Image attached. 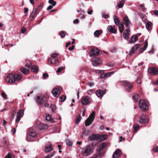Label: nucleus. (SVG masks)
Masks as SVG:
<instances>
[{
	"label": "nucleus",
	"instance_id": "obj_15",
	"mask_svg": "<svg viewBox=\"0 0 158 158\" xmlns=\"http://www.w3.org/2000/svg\"><path fill=\"white\" fill-rule=\"evenodd\" d=\"M140 44H137L133 47L131 49L129 55L130 56H132L134 53L140 47Z\"/></svg>",
	"mask_w": 158,
	"mask_h": 158
},
{
	"label": "nucleus",
	"instance_id": "obj_45",
	"mask_svg": "<svg viewBox=\"0 0 158 158\" xmlns=\"http://www.w3.org/2000/svg\"><path fill=\"white\" fill-rule=\"evenodd\" d=\"M48 3L50 4H51V5L53 6H55L56 3V1H54V0H49Z\"/></svg>",
	"mask_w": 158,
	"mask_h": 158
},
{
	"label": "nucleus",
	"instance_id": "obj_32",
	"mask_svg": "<svg viewBox=\"0 0 158 158\" xmlns=\"http://www.w3.org/2000/svg\"><path fill=\"white\" fill-rule=\"evenodd\" d=\"M102 30H97L94 32V35L95 37H98L102 33Z\"/></svg>",
	"mask_w": 158,
	"mask_h": 158
},
{
	"label": "nucleus",
	"instance_id": "obj_34",
	"mask_svg": "<svg viewBox=\"0 0 158 158\" xmlns=\"http://www.w3.org/2000/svg\"><path fill=\"white\" fill-rule=\"evenodd\" d=\"M142 77V75L140 74L139 75L136 79V81L138 83V85L139 86L141 83V78Z\"/></svg>",
	"mask_w": 158,
	"mask_h": 158
},
{
	"label": "nucleus",
	"instance_id": "obj_29",
	"mask_svg": "<svg viewBox=\"0 0 158 158\" xmlns=\"http://www.w3.org/2000/svg\"><path fill=\"white\" fill-rule=\"evenodd\" d=\"M45 119L47 121H48L50 122L53 123L54 121V120L52 118V116L49 114L46 115Z\"/></svg>",
	"mask_w": 158,
	"mask_h": 158
},
{
	"label": "nucleus",
	"instance_id": "obj_19",
	"mask_svg": "<svg viewBox=\"0 0 158 158\" xmlns=\"http://www.w3.org/2000/svg\"><path fill=\"white\" fill-rule=\"evenodd\" d=\"M28 134L32 138L35 137L37 135L35 130L31 128L29 130Z\"/></svg>",
	"mask_w": 158,
	"mask_h": 158
},
{
	"label": "nucleus",
	"instance_id": "obj_44",
	"mask_svg": "<svg viewBox=\"0 0 158 158\" xmlns=\"http://www.w3.org/2000/svg\"><path fill=\"white\" fill-rule=\"evenodd\" d=\"M114 73V71L107 73H105V76L106 77H110L111 75L113 74Z\"/></svg>",
	"mask_w": 158,
	"mask_h": 158
},
{
	"label": "nucleus",
	"instance_id": "obj_49",
	"mask_svg": "<svg viewBox=\"0 0 158 158\" xmlns=\"http://www.w3.org/2000/svg\"><path fill=\"white\" fill-rule=\"evenodd\" d=\"M66 32L63 31H61L60 33V35L62 38H64L66 35Z\"/></svg>",
	"mask_w": 158,
	"mask_h": 158
},
{
	"label": "nucleus",
	"instance_id": "obj_33",
	"mask_svg": "<svg viewBox=\"0 0 158 158\" xmlns=\"http://www.w3.org/2000/svg\"><path fill=\"white\" fill-rule=\"evenodd\" d=\"M93 120L88 118L85 122V125L86 127L90 125L92 123Z\"/></svg>",
	"mask_w": 158,
	"mask_h": 158
},
{
	"label": "nucleus",
	"instance_id": "obj_8",
	"mask_svg": "<svg viewBox=\"0 0 158 158\" xmlns=\"http://www.w3.org/2000/svg\"><path fill=\"white\" fill-rule=\"evenodd\" d=\"M90 54L89 56L90 57L98 56L100 53L99 50L96 47L91 48L90 51Z\"/></svg>",
	"mask_w": 158,
	"mask_h": 158
},
{
	"label": "nucleus",
	"instance_id": "obj_21",
	"mask_svg": "<svg viewBox=\"0 0 158 158\" xmlns=\"http://www.w3.org/2000/svg\"><path fill=\"white\" fill-rule=\"evenodd\" d=\"M129 32H130V29H126L123 33V37L126 40H127L128 39Z\"/></svg>",
	"mask_w": 158,
	"mask_h": 158
},
{
	"label": "nucleus",
	"instance_id": "obj_13",
	"mask_svg": "<svg viewBox=\"0 0 158 158\" xmlns=\"http://www.w3.org/2000/svg\"><path fill=\"white\" fill-rule=\"evenodd\" d=\"M53 96L55 97H58L60 94V90L59 88H53L52 91Z\"/></svg>",
	"mask_w": 158,
	"mask_h": 158
},
{
	"label": "nucleus",
	"instance_id": "obj_3",
	"mask_svg": "<svg viewBox=\"0 0 158 158\" xmlns=\"http://www.w3.org/2000/svg\"><path fill=\"white\" fill-rule=\"evenodd\" d=\"M120 84L124 86L128 92H130L133 87V84L127 81H121L119 82Z\"/></svg>",
	"mask_w": 158,
	"mask_h": 158
},
{
	"label": "nucleus",
	"instance_id": "obj_40",
	"mask_svg": "<svg viewBox=\"0 0 158 158\" xmlns=\"http://www.w3.org/2000/svg\"><path fill=\"white\" fill-rule=\"evenodd\" d=\"M15 81H19L22 78V76L21 75H19L18 74H15Z\"/></svg>",
	"mask_w": 158,
	"mask_h": 158
},
{
	"label": "nucleus",
	"instance_id": "obj_62",
	"mask_svg": "<svg viewBox=\"0 0 158 158\" xmlns=\"http://www.w3.org/2000/svg\"><path fill=\"white\" fill-rule=\"evenodd\" d=\"M152 150L154 152H158V147H157L156 148H153L152 149Z\"/></svg>",
	"mask_w": 158,
	"mask_h": 158
},
{
	"label": "nucleus",
	"instance_id": "obj_26",
	"mask_svg": "<svg viewBox=\"0 0 158 158\" xmlns=\"http://www.w3.org/2000/svg\"><path fill=\"white\" fill-rule=\"evenodd\" d=\"M53 149L52 144H50L48 146H46L45 147L44 151L48 153L52 151Z\"/></svg>",
	"mask_w": 158,
	"mask_h": 158
},
{
	"label": "nucleus",
	"instance_id": "obj_61",
	"mask_svg": "<svg viewBox=\"0 0 158 158\" xmlns=\"http://www.w3.org/2000/svg\"><path fill=\"white\" fill-rule=\"evenodd\" d=\"M8 141L7 140H5L4 141V145L5 146L7 147L8 146Z\"/></svg>",
	"mask_w": 158,
	"mask_h": 158
},
{
	"label": "nucleus",
	"instance_id": "obj_46",
	"mask_svg": "<svg viewBox=\"0 0 158 158\" xmlns=\"http://www.w3.org/2000/svg\"><path fill=\"white\" fill-rule=\"evenodd\" d=\"M134 131H135L139 130V126L138 124H135L134 125Z\"/></svg>",
	"mask_w": 158,
	"mask_h": 158
},
{
	"label": "nucleus",
	"instance_id": "obj_2",
	"mask_svg": "<svg viewBox=\"0 0 158 158\" xmlns=\"http://www.w3.org/2000/svg\"><path fill=\"white\" fill-rule=\"evenodd\" d=\"M148 102L146 100L139 99V108L143 111H147L148 110Z\"/></svg>",
	"mask_w": 158,
	"mask_h": 158
},
{
	"label": "nucleus",
	"instance_id": "obj_10",
	"mask_svg": "<svg viewBox=\"0 0 158 158\" xmlns=\"http://www.w3.org/2000/svg\"><path fill=\"white\" fill-rule=\"evenodd\" d=\"M106 145L105 143H103L100 145L99 147L97 149V151L98 152V156H101L102 155L101 152L106 148Z\"/></svg>",
	"mask_w": 158,
	"mask_h": 158
},
{
	"label": "nucleus",
	"instance_id": "obj_39",
	"mask_svg": "<svg viewBox=\"0 0 158 158\" xmlns=\"http://www.w3.org/2000/svg\"><path fill=\"white\" fill-rule=\"evenodd\" d=\"M65 142L67 145L69 147L71 146L73 144L72 141L69 139H66Z\"/></svg>",
	"mask_w": 158,
	"mask_h": 158
},
{
	"label": "nucleus",
	"instance_id": "obj_60",
	"mask_svg": "<svg viewBox=\"0 0 158 158\" xmlns=\"http://www.w3.org/2000/svg\"><path fill=\"white\" fill-rule=\"evenodd\" d=\"M79 22V20L78 19H76L73 21V23L75 24H78Z\"/></svg>",
	"mask_w": 158,
	"mask_h": 158
},
{
	"label": "nucleus",
	"instance_id": "obj_14",
	"mask_svg": "<svg viewBox=\"0 0 158 158\" xmlns=\"http://www.w3.org/2000/svg\"><path fill=\"white\" fill-rule=\"evenodd\" d=\"M107 31L109 32L110 33L116 34L117 32V30L116 29H115L114 26H112L111 25H109L107 27Z\"/></svg>",
	"mask_w": 158,
	"mask_h": 158
},
{
	"label": "nucleus",
	"instance_id": "obj_56",
	"mask_svg": "<svg viewBox=\"0 0 158 158\" xmlns=\"http://www.w3.org/2000/svg\"><path fill=\"white\" fill-rule=\"evenodd\" d=\"M52 111H54L55 110V106L54 105H52L50 106Z\"/></svg>",
	"mask_w": 158,
	"mask_h": 158
},
{
	"label": "nucleus",
	"instance_id": "obj_55",
	"mask_svg": "<svg viewBox=\"0 0 158 158\" xmlns=\"http://www.w3.org/2000/svg\"><path fill=\"white\" fill-rule=\"evenodd\" d=\"M43 76L44 79H46L47 77H48V75L47 73H44L43 74Z\"/></svg>",
	"mask_w": 158,
	"mask_h": 158
},
{
	"label": "nucleus",
	"instance_id": "obj_6",
	"mask_svg": "<svg viewBox=\"0 0 158 158\" xmlns=\"http://www.w3.org/2000/svg\"><path fill=\"white\" fill-rule=\"evenodd\" d=\"M92 64L94 66H97L101 63L100 59L98 57H94L91 60Z\"/></svg>",
	"mask_w": 158,
	"mask_h": 158
},
{
	"label": "nucleus",
	"instance_id": "obj_47",
	"mask_svg": "<svg viewBox=\"0 0 158 158\" xmlns=\"http://www.w3.org/2000/svg\"><path fill=\"white\" fill-rule=\"evenodd\" d=\"M81 116L80 115L76 118V120L75 121V123L76 124H78L79 123L81 120Z\"/></svg>",
	"mask_w": 158,
	"mask_h": 158
},
{
	"label": "nucleus",
	"instance_id": "obj_48",
	"mask_svg": "<svg viewBox=\"0 0 158 158\" xmlns=\"http://www.w3.org/2000/svg\"><path fill=\"white\" fill-rule=\"evenodd\" d=\"M15 157L14 155L12 153H9L5 157V158H12Z\"/></svg>",
	"mask_w": 158,
	"mask_h": 158
},
{
	"label": "nucleus",
	"instance_id": "obj_7",
	"mask_svg": "<svg viewBox=\"0 0 158 158\" xmlns=\"http://www.w3.org/2000/svg\"><path fill=\"white\" fill-rule=\"evenodd\" d=\"M91 103L90 100L88 96L83 97L81 100V103L83 105H87Z\"/></svg>",
	"mask_w": 158,
	"mask_h": 158
},
{
	"label": "nucleus",
	"instance_id": "obj_50",
	"mask_svg": "<svg viewBox=\"0 0 158 158\" xmlns=\"http://www.w3.org/2000/svg\"><path fill=\"white\" fill-rule=\"evenodd\" d=\"M1 95L4 100H5L7 98V95L4 92H2L1 93Z\"/></svg>",
	"mask_w": 158,
	"mask_h": 158
},
{
	"label": "nucleus",
	"instance_id": "obj_58",
	"mask_svg": "<svg viewBox=\"0 0 158 158\" xmlns=\"http://www.w3.org/2000/svg\"><path fill=\"white\" fill-rule=\"evenodd\" d=\"M26 30V29L25 28H22L21 30V33L22 34H24Z\"/></svg>",
	"mask_w": 158,
	"mask_h": 158
},
{
	"label": "nucleus",
	"instance_id": "obj_42",
	"mask_svg": "<svg viewBox=\"0 0 158 158\" xmlns=\"http://www.w3.org/2000/svg\"><path fill=\"white\" fill-rule=\"evenodd\" d=\"M55 153V152H51L45 156V158H51L54 155Z\"/></svg>",
	"mask_w": 158,
	"mask_h": 158
},
{
	"label": "nucleus",
	"instance_id": "obj_53",
	"mask_svg": "<svg viewBox=\"0 0 158 158\" xmlns=\"http://www.w3.org/2000/svg\"><path fill=\"white\" fill-rule=\"evenodd\" d=\"M102 17L103 18L107 19L109 18V16L108 14H103L102 15Z\"/></svg>",
	"mask_w": 158,
	"mask_h": 158
},
{
	"label": "nucleus",
	"instance_id": "obj_24",
	"mask_svg": "<svg viewBox=\"0 0 158 158\" xmlns=\"http://www.w3.org/2000/svg\"><path fill=\"white\" fill-rule=\"evenodd\" d=\"M152 23L150 21L147 22L146 23V27L148 31H151L152 29Z\"/></svg>",
	"mask_w": 158,
	"mask_h": 158
},
{
	"label": "nucleus",
	"instance_id": "obj_36",
	"mask_svg": "<svg viewBox=\"0 0 158 158\" xmlns=\"http://www.w3.org/2000/svg\"><path fill=\"white\" fill-rule=\"evenodd\" d=\"M95 111H93L92 112V113L90 114L88 118L89 119L92 120H94L95 116Z\"/></svg>",
	"mask_w": 158,
	"mask_h": 158
},
{
	"label": "nucleus",
	"instance_id": "obj_9",
	"mask_svg": "<svg viewBox=\"0 0 158 158\" xmlns=\"http://www.w3.org/2000/svg\"><path fill=\"white\" fill-rule=\"evenodd\" d=\"M138 122L141 123H146L148 122L149 120L146 118L145 115L142 114L139 117Z\"/></svg>",
	"mask_w": 158,
	"mask_h": 158
},
{
	"label": "nucleus",
	"instance_id": "obj_51",
	"mask_svg": "<svg viewBox=\"0 0 158 158\" xmlns=\"http://www.w3.org/2000/svg\"><path fill=\"white\" fill-rule=\"evenodd\" d=\"M64 68L63 67H60L56 71V72L58 73H60L61 72V71L62 70H64Z\"/></svg>",
	"mask_w": 158,
	"mask_h": 158
},
{
	"label": "nucleus",
	"instance_id": "obj_22",
	"mask_svg": "<svg viewBox=\"0 0 158 158\" xmlns=\"http://www.w3.org/2000/svg\"><path fill=\"white\" fill-rule=\"evenodd\" d=\"M108 136L106 135H100L98 134V140L99 141H102L106 139L107 138Z\"/></svg>",
	"mask_w": 158,
	"mask_h": 158
},
{
	"label": "nucleus",
	"instance_id": "obj_25",
	"mask_svg": "<svg viewBox=\"0 0 158 158\" xmlns=\"http://www.w3.org/2000/svg\"><path fill=\"white\" fill-rule=\"evenodd\" d=\"M44 98H41L39 96L36 97V102L39 104L42 105L44 102Z\"/></svg>",
	"mask_w": 158,
	"mask_h": 158
},
{
	"label": "nucleus",
	"instance_id": "obj_28",
	"mask_svg": "<svg viewBox=\"0 0 158 158\" xmlns=\"http://www.w3.org/2000/svg\"><path fill=\"white\" fill-rule=\"evenodd\" d=\"M48 127V126L47 124L43 123H40L39 126V128L41 130L47 129Z\"/></svg>",
	"mask_w": 158,
	"mask_h": 158
},
{
	"label": "nucleus",
	"instance_id": "obj_17",
	"mask_svg": "<svg viewBox=\"0 0 158 158\" xmlns=\"http://www.w3.org/2000/svg\"><path fill=\"white\" fill-rule=\"evenodd\" d=\"M121 153L122 152L121 150L119 149H117L113 153V158H118V157L120 156Z\"/></svg>",
	"mask_w": 158,
	"mask_h": 158
},
{
	"label": "nucleus",
	"instance_id": "obj_35",
	"mask_svg": "<svg viewBox=\"0 0 158 158\" xmlns=\"http://www.w3.org/2000/svg\"><path fill=\"white\" fill-rule=\"evenodd\" d=\"M21 72L24 74H26L29 73V70L23 67L20 69Z\"/></svg>",
	"mask_w": 158,
	"mask_h": 158
},
{
	"label": "nucleus",
	"instance_id": "obj_63",
	"mask_svg": "<svg viewBox=\"0 0 158 158\" xmlns=\"http://www.w3.org/2000/svg\"><path fill=\"white\" fill-rule=\"evenodd\" d=\"M53 6L51 5H49L47 8V10H49L51 9H52L53 8Z\"/></svg>",
	"mask_w": 158,
	"mask_h": 158
},
{
	"label": "nucleus",
	"instance_id": "obj_64",
	"mask_svg": "<svg viewBox=\"0 0 158 158\" xmlns=\"http://www.w3.org/2000/svg\"><path fill=\"white\" fill-rule=\"evenodd\" d=\"M88 85L90 87H92L94 85V83L92 82H89Z\"/></svg>",
	"mask_w": 158,
	"mask_h": 158
},
{
	"label": "nucleus",
	"instance_id": "obj_18",
	"mask_svg": "<svg viewBox=\"0 0 158 158\" xmlns=\"http://www.w3.org/2000/svg\"><path fill=\"white\" fill-rule=\"evenodd\" d=\"M148 71L150 73L153 74L154 75H157L158 74V70L156 68L151 67L149 68Z\"/></svg>",
	"mask_w": 158,
	"mask_h": 158
},
{
	"label": "nucleus",
	"instance_id": "obj_31",
	"mask_svg": "<svg viewBox=\"0 0 158 158\" xmlns=\"http://www.w3.org/2000/svg\"><path fill=\"white\" fill-rule=\"evenodd\" d=\"M117 26L118 27L119 31L120 33H122L124 30V26L122 22H121Z\"/></svg>",
	"mask_w": 158,
	"mask_h": 158
},
{
	"label": "nucleus",
	"instance_id": "obj_5",
	"mask_svg": "<svg viewBox=\"0 0 158 158\" xmlns=\"http://www.w3.org/2000/svg\"><path fill=\"white\" fill-rule=\"evenodd\" d=\"M123 23L127 29H130V26L131 25V21L129 20L128 17L127 16H126L123 19Z\"/></svg>",
	"mask_w": 158,
	"mask_h": 158
},
{
	"label": "nucleus",
	"instance_id": "obj_11",
	"mask_svg": "<svg viewBox=\"0 0 158 158\" xmlns=\"http://www.w3.org/2000/svg\"><path fill=\"white\" fill-rule=\"evenodd\" d=\"M6 81L10 83L15 82L16 81L15 75H8L6 78Z\"/></svg>",
	"mask_w": 158,
	"mask_h": 158
},
{
	"label": "nucleus",
	"instance_id": "obj_1",
	"mask_svg": "<svg viewBox=\"0 0 158 158\" xmlns=\"http://www.w3.org/2000/svg\"><path fill=\"white\" fill-rule=\"evenodd\" d=\"M93 151V147L90 145H87L82 149L81 153L83 156H87L92 154Z\"/></svg>",
	"mask_w": 158,
	"mask_h": 158
},
{
	"label": "nucleus",
	"instance_id": "obj_57",
	"mask_svg": "<svg viewBox=\"0 0 158 158\" xmlns=\"http://www.w3.org/2000/svg\"><path fill=\"white\" fill-rule=\"evenodd\" d=\"M116 50L117 48L115 47H114L110 50V51L114 53L116 52Z\"/></svg>",
	"mask_w": 158,
	"mask_h": 158
},
{
	"label": "nucleus",
	"instance_id": "obj_54",
	"mask_svg": "<svg viewBox=\"0 0 158 158\" xmlns=\"http://www.w3.org/2000/svg\"><path fill=\"white\" fill-rule=\"evenodd\" d=\"M145 44L143 46V48H144V49H143V51H144L147 48V47L148 45V42L146 40L145 41Z\"/></svg>",
	"mask_w": 158,
	"mask_h": 158
},
{
	"label": "nucleus",
	"instance_id": "obj_59",
	"mask_svg": "<svg viewBox=\"0 0 158 158\" xmlns=\"http://www.w3.org/2000/svg\"><path fill=\"white\" fill-rule=\"evenodd\" d=\"M82 134L86 136H87L88 135L87 133H86V130L85 129L83 128V129Z\"/></svg>",
	"mask_w": 158,
	"mask_h": 158
},
{
	"label": "nucleus",
	"instance_id": "obj_38",
	"mask_svg": "<svg viewBox=\"0 0 158 158\" xmlns=\"http://www.w3.org/2000/svg\"><path fill=\"white\" fill-rule=\"evenodd\" d=\"M125 2L124 0H122L118 4V7L119 8L122 7L124 4Z\"/></svg>",
	"mask_w": 158,
	"mask_h": 158
},
{
	"label": "nucleus",
	"instance_id": "obj_23",
	"mask_svg": "<svg viewBox=\"0 0 158 158\" xmlns=\"http://www.w3.org/2000/svg\"><path fill=\"white\" fill-rule=\"evenodd\" d=\"M98 134H92L89 137V139L91 141L98 140Z\"/></svg>",
	"mask_w": 158,
	"mask_h": 158
},
{
	"label": "nucleus",
	"instance_id": "obj_12",
	"mask_svg": "<svg viewBox=\"0 0 158 158\" xmlns=\"http://www.w3.org/2000/svg\"><path fill=\"white\" fill-rule=\"evenodd\" d=\"M23 111L22 110H19L17 113L16 115V118L15 120V121L16 123H18L21 118L22 117L23 115Z\"/></svg>",
	"mask_w": 158,
	"mask_h": 158
},
{
	"label": "nucleus",
	"instance_id": "obj_27",
	"mask_svg": "<svg viewBox=\"0 0 158 158\" xmlns=\"http://www.w3.org/2000/svg\"><path fill=\"white\" fill-rule=\"evenodd\" d=\"M31 71L34 73H37L39 70V67L36 65H33L31 67Z\"/></svg>",
	"mask_w": 158,
	"mask_h": 158
},
{
	"label": "nucleus",
	"instance_id": "obj_41",
	"mask_svg": "<svg viewBox=\"0 0 158 158\" xmlns=\"http://www.w3.org/2000/svg\"><path fill=\"white\" fill-rule=\"evenodd\" d=\"M66 96L63 95L60 97L59 98V100L60 102H64L66 100Z\"/></svg>",
	"mask_w": 158,
	"mask_h": 158
},
{
	"label": "nucleus",
	"instance_id": "obj_16",
	"mask_svg": "<svg viewBox=\"0 0 158 158\" xmlns=\"http://www.w3.org/2000/svg\"><path fill=\"white\" fill-rule=\"evenodd\" d=\"M106 94V90H102L98 89L96 92V94L99 98H102Z\"/></svg>",
	"mask_w": 158,
	"mask_h": 158
},
{
	"label": "nucleus",
	"instance_id": "obj_43",
	"mask_svg": "<svg viewBox=\"0 0 158 158\" xmlns=\"http://www.w3.org/2000/svg\"><path fill=\"white\" fill-rule=\"evenodd\" d=\"M25 66L28 68H31V67L32 66L30 61L27 60L26 61V64H25Z\"/></svg>",
	"mask_w": 158,
	"mask_h": 158
},
{
	"label": "nucleus",
	"instance_id": "obj_30",
	"mask_svg": "<svg viewBox=\"0 0 158 158\" xmlns=\"http://www.w3.org/2000/svg\"><path fill=\"white\" fill-rule=\"evenodd\" d=\"M113 19L115 24L117 26L120 23L118 18L116 15H114L113 16Z\"/></svg>",
	"mask_w": 158,
	"mask_h": 158
},
{
	"label": "nucleus",
	"instance_id": "obj_37",
	"mask_svg": "<svg viewBox=\"0 0 158 158\" xmlns=\"http://www.w3.org/2000/svg\"><path fill=\"white\" fill-rule=\"evenodd\" d=\"M139 98V95L137 94H134L132 96V98L135 100L136 102H138V99Z\"/></svg>",
	"mask_w": 158,
	"mask_h": 158
},
{
	"label": "nucleus",
	"instance_id": "obj_20",
	"mask_svg": "<svg viewBox=\"0 0 158 158\" xmlns=\"http://www.w3.org/2000/svg\"><path fill=\"white\" fill-rule=\"evenodd\" d=\"M138 36L137 35H133L129 40V43L131 44L135 43L138 40Z\"/></svg>",
	"mask_w": 158,
	"mask_h": 158
},
{
	"label": "nucleus",
	"instance_id": "obj_4",
	"mask_svg": "<svg viewBox=\"0 0 158 158\" xmlns=\"http://www.w3.org/2000/svg\"><path fill=\"white\" fill-rule=\"evenodd\" d=\"M57 54L56 53H54L52 54L51 56L49 58L48 60V62H50L51 64H53L56 66L58 64L59 62L58 59L56 58V56Z\"/></svg>",
	"mask_w": 158,
	"mask_h": 158
},
{
	"label": "nucleus",
	"instance_id": "obj_52",
	"mask_svg": "<svg viewBox=\"0 0 158 158\" xmlns=\"http://www.w3.org/2000/svg\"><path fill=\"white\" fill-rule=\"evenodd\" d=\"M94 92V90L93 89H90L87 91V93L89 95H91Z\"/></svg>",
	"mask_w": 158,
	"mask_h": 158
}]
</instances>
